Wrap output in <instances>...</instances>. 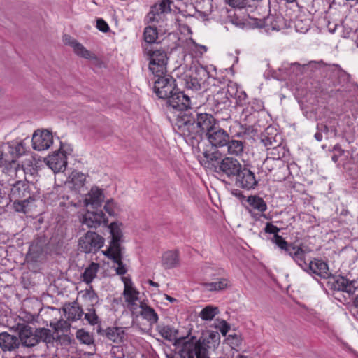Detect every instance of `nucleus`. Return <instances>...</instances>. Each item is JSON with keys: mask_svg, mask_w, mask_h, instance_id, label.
I'll return each instance as SVG.
<instances>
[{"mask_svg": "<svg viewBox=\"0 0 358 358\" xmlns=\"http://www.w3.org/2000/svg\"><path fill=\"white\" fill-rule=\"evenodd\" d=\"M157 330L164 339L174 341L173 345L180 358H209V338H197L191 334V330L186 336L178 337V331L170 325H158Z\"/></svg>", "mask_w": 358, "mask_h": 358, "instance_id": "f257e3e1", "label": "nucleus"}, {"mask_svg": "<svg viewBox=\"0 0 358 358\" xmlns=\"http://www.w3.org/2000/svg\"><path fill=\"white\" fill-rule=\"evenodd\" d=\"M177 132L192 144L201 138L194 114L185 112L178 116L175 124Z\"/></svg>", "mask_w": 358, "mask_h": 358, "instance_id": "f03ea898", "label": "nucleus"}, {"mask_svg": "<svg viewBox=\"0 0 358 358\" xmlns=\"http://www.w3.org/2000/svg\"><path fill=\"white\" fill-rule=\"evenodd\" d=\"M212 81L213 82L212 86L208 90L212 92L211 100L213 110L217 113L224 110L225 115L222 118L227 120L230 117L229 108L231 106V101L229 99V96H227L221 85L216 84L219 82L215 78H212Z\"/></svg>", "mask_w": 358, "mask_h": 358, "instance_id": "7ed1b4c3", "label": "nucleus"}, {"mask_svg": "<svg viewBox=\"0 0 358 358\" xmlns=\"http://www.w3.org/2000/svg\"><path fill=\"white\" fill-rule=\"evenodd\" d=\"M148 57L149 70L155 76H162L166 73L167 57L164 50L145 49Z\"/></svg>", "mask_w": 358, "mask_h": 358, "instance_id": "20e7f679", "label": "nucleus"}, {"mask_svg": "<svg viewBox=\"0 0 358 358\" xmlns=\"http://www.w3.org/2000/svg\"><path fill=\"white\" fill-rule=\"evenodd\" d=\"M104 238L94 231H88L78 241L79 249L81 252L96 253L104 244Z\"/></svg>", "mask_w": 358, "mask_h": 358, "instance_id": "39448f33", "label": "nucleus"}, {"mask_svg": "<svg viewBox=\"0 0 358 358\" xmlns=\"http://www.w3.org/2000/svg\"><path fill=\"white\" fill-rule=\"evenodd\" d=\"M158 78L154 82L153 90L159 99H166L176 92V80L169 75L157 76Z\"/></svg>", "mask_w": 358, "mask_h": 358, "instance_id": "423d86ee", "label": "nucleus"}, {"mask_svg": "<svg viewBox=\"0 0 358 358\" xmlns=\"http://www.w3.org/2000/svg\"><path fill=\"white\" fill-rule=\"evenodd\" d=\"M243 166L237 159L225 157L215 166V172L233 180Z\"/></svg>", "mask_w": 358, "mask_h": 358, "instance_id": "0eeeda50", "label": "nucleus"}, {"mask_svg": "<svg viewBox=\"0 0 358 358\" xmlns=\"http://www.w3.org/2000/svg\"><path fill=\"white\" fill-rule=\"evenodd\" d=\"M233 180L237 187L245 190L255 189L259 184L255 173L245 165Z\"/></svg>", "mask_w": 358, "mask_h": 358, "instance_id": "6e6552de", "label": "nucleus"}, {"mask_svg": "<svg viewBox=\"0 0 358 358\" xmlns=\"http://www.w3.org/2000/svg\"><path fill=\"white\" fill-rule=\"evenodd\" d=\"M208 72L203 66L196 67L190 75H186L184 78L185 86L192 91H199L203 88L206 78Z\"/></svg>", "mask_w": 358, "mask_h": 358, "instance_id": "1a4fd4ad", "label": "nucleus"}, {"mask_svg": "<svg viewBox=\"0 0 358 358\" xmlns=\"http://www.w3.org/2000/svg\"><path fill=\"white\" fill-rule=\"evenodd\" d=\"M127 327L117 326L108 327L106 329H103L99 324L96 327V333L113 343L120 344L127 339Z\"/></svg>", "mask_w": 358, "mask_h": 358, "instance_id": "9d476101", "label": "nucleus"}, {"mask_svg": "<svg viewBox=\"0 0 358 358\" xmlns=\"http://www.w3.org/2000/svg\"><path fill=\"white\" fill-rule=\"evenodd\" d=\"M122 224L113 222L108 225L111 240L108 248L105 251L119 252L123 251L124 248L121 245L124 242V235L121 229Z\"/></svg>", "mask_w": 358, "mask_h": 358, "instance_id": "9b49d317", "label": "nucleus"}, {"mask_svg": "<svg viewBox=\"0 0 358 358\" xmlns=\"http://www.w3.org/2000/svg\"><path fill=\"white\" fill-rule=\"evenodd\" d=\"M10 185L12 187L10 195L14 199H29L34 201L31 193V187L34 185L27 181V177H25L24 180H17L14 183L10 184Z\"/></svg>", "mask_w": 358, "mask_h": 358, "instance_id": "f8f14e48", "label": "nucleus"}, {"mask_svg": "<svg viewBox=\"0 0 358 358\" xmlns=\"http://www.w3.org/2000/svg\"><path fill=\"white\" fill-rule=\"evenodd\" d=\"M31 141L34 150L42 151L50 147L53 143V136L48 130H37L34 131Z\"/></svg>", "mask_w": 358, "mask_h": 358, "instance_id": "ddd939ff", "label": "nucleus"}, {"mask_svg": "<svg viewBox=\"0 0 358 358\" xmlns=\"http://www.w3.org/2000/svg\"><path fill=\"white\" fill-rule=\"evenodd\" d=\"M166 104L173 109L183 111L190 108L191 101L188 95L177 88L176 92H174L167 99Z\"/></svg>", "mask_w": 358, "mask_h": 358, "instance_id": "4468645a", "label": "nucleus"}, {"mask_svg": "<svg viewBox=\"0 0 358 358\" xmlns=\"http://www.w3.org/2000/svg\"><path fill=\"white\" fill-rule=\"evenodd\" d=\"M332 80L334 86L342 85L348 83L350 75L344 71L338 64H329L327 66V75Z\"/></svg>", "mask_w": 358, "mask_h": 358, "instance_id": "2eb2a0df", "label": "nucleus"}, {"mask_svg": "<svg viewBox=\"0 0 358 358\" xmlns=\"http://www.w3.org/2000/svg\"><path fill=\"white\" fill-rule=\"evenodd\" d=\"M194 115L201 136L203 134L206 136L218 124L217 120L210 113L195 111Z\"/></svg>", "mask_w": 358, "mask_h": 358, "instance_id": "dca6fc26", "label": "nucleus"}, {"mask_svg": "<svg viewBox=\"0 0 358 358\" xmlns=\"http://www.w3.org/2000/svg\"><path fill=\"white\" fill-rule=\"evenodd\" d=\"M303 271L313 276H318L324 279L328 278L330 275L328 264L316 258L308 262L306 268H304Z\"/></svg>", "mask_w": 358, "mask_h": 358, "instance_id": "f3484780", "label": "nucleus"}, {"mask_svg": "<svg viewBox=\"0 0 358 358\" xmlns=\"http://www.w3.org/2000/svg\"><path fill=\"white\" fill-rule=\"evenodd\" d=\"M17 329L19 332V341L24 347H33L38 344L36 338V329L27 324H17Z\"/></svg>", "mask_w": 358, "mask_h": 358, "instance_id": "a211bd4d", "label": "nucleus"}, {"mask_svg": "<svg viewBox=\"0 0 358 358\" xmlns=\"http://www.w3.org/2000/svg\"><path fill=\"white\" fill-rule=\"evenodd\" d=\"M208 142L215 148H222L226 146L230 137L229 134L219 124L213 130L206 135Z\"/></svg>", "mask_w": 358, "mask_h": 358, "instance_id": "6ab92c4d", "label": "nucleus"}, {"mask_svg": "<svg viewBox=\"0 0 358 358\" xmlns=\"http://www.w3.org/2000/svg\"><path fill=\"white\" fill-rule=\"evenodd\" d=\"M309 252L307 247L303 244L295 245L292 244L287 255H288L303 270L306 268L308 262L306 261V255Z\"/></svg>", "mask_w": 358, "mask_h": 358, "instance_id": "aec40b11", "label": "nucleus"}, {"mask_svg": "<svg viewBox=\"0 0 358 358\" xmlns=\"http://www.w3.org/2000/svg\"><path fill=\"white\" fill-rule=\"evenodd\" d=\"M83 224L89 228H97L102 223H107L108 218L102 210L87 211L83 217Z\"/></svg>", "mask_w": 358, "mask_h": 358, "instance_id": "412c9836", "label": "nucleus"}, {"mask_svg": "<svg viewBox=\"0 0 358 358\" xmlns=\"http://www.w3.org/2000/svg\"><path fill=\"white\" fill-rule=\"evenodd\" d=\"M47 165L54 171H64L67 165L66 156L60 150L49 155L47 158Z\"/></svg>", "mask_w": 358, "mask_h": 358, "instance_id": "4be33fe9", "label": "nucleus"}, {"mask_svg": "<svg viewBox=\"0 0 358 358\" xmlns=\"http://www.w3.org/2000/svg\"><path fill=\"white\" fill-rule=\"evenodd\" d=\"M47 244V241L44 237L35 238L29 246L28 257L33 261H38L44 254Z\"/></svg>", "mask_w": 358, "mask_h": 358, "instance_id": "5701e85b", "label": "nucleus"}, {"mask_svg": "<svg viewBox=\"0 0 358 358\" xmlns=\"http://www.w3.org/2000/svg\"><path fill=\"white\" fill-rule=\"evenodd\" d=\"M103 189L98 187H92L85 195L84 203L86 206H91L92 208L100 207L104 201Z\"/></svg>", "mask_w": 358, "mask_h": 358, "instance_id": "b1692460", "label": "nucleus"}, {"mask_svg": "<svg viewBox=\"0 0 358 358\" xmlns=\"http://www.w3.org/2000/svg\"><path fill=\"white\" fill-rule=\"evenodd\" d=\"M65 43L69 45L73 48L74 52L79 57L87 59H96L97 57L95 54L87 50L81 43L78 41L71 38L70 36L65 35Z\"/></svg>", "mask_w": 358, "mask_h": 358, "instance_id": "393cba45", "label": "nucleus"}, {"mask_svg": "<svg viewBox=\"0 0 358 358\" xmlns=\"http://www.w3.org/2000/svg\"><path fill=\"white\" fill-rule=\"evenodd\" d=\"M279 71L285 74L282 78L285 79L286 77L293 78L306 73V67L305 64L301 65L297 62H294L292 64H284L279 68Z\"/></svg>", "mask_w": 358, "mask_h": 358, "instance_id": "a878e982", "label": "nucleus"}, {"mask_svg": "<svg viewBox=\"0 0 358 358\" xmlns=\"http://www.w3.org/2000/svg\"><path fill=\"white\" fill-rule=\"evenodd\" d=\"M124 283V289L123 294L125 297L126 302L131 309H134L136 306V301L138 299L139 292L132 287L130 279L123 278Z\"/></svg>", "mask_w": 358, "mask_h": 358, "instance_id": "bb28decb", "label": "nucleus"}, {"mask_svg": "<svg viewBox=\"0 0 358 358\" xmlns=\"http://www.w3.org/2000/svg\"><path fill=\"white\" fill-rule=\"evenodd\" d=\"M20 345L19 338L7 332L0 334V348L4 352L13 351L18 348Z\"/></svg>", "mask_w": 358, "mask_h": 358, "instance_id": "cd10ccee", "label": "nucleus"}, {"mask_svg": "<svg viewBox=\"0 0 358 358\" xmlns=\"http://www.w3.org/2000/svg\"><path fill=\"white\" fill-rule=\"evenodd\" d=\"M268 150V155L269 157H268L264 162V164L268 167L269 171H271L272 169H269V165L271 162H273L275 160H279L281 158L285 157L286 155V150L283 145H282L280 143H278L273 147H270L267 148Z\"/></svg>", "mask_w": 358, "mask_h": 358, "instance_id": "c85d7f7f", "label": "nucleus"}, {"mask_svg": "<svg viewBox=\"0 0 358 358\" xmlns=\"http://www.w3.org/2000/svg\"><path fill=\"white\" fill-rule=\"evenodd\" d=\"M62 309L65 316L69 321H76L80 320L83 315L82 308L76 301L65 304Z\"/></svg>", "mask_w": 358, "mask_h": 358, "instance_id": "c756f323", "label": "nucleus"}, {"mask_svg": "<svg viewBox=\"0 0 358 358\" xmlns=\"http://www.w3.org/2000/svg\"><path fill=\"white\" fill-rule=\"evenodd\" d=\"M103 253L106 257L117 264V267L116 268V273L117 275H123L127 273V269L125 264L122 262L123 251L113 252L110 251H103Z\"/></svg>", "mask_w": 358, "mask_h": 358, "instance_id": "7c9ffc66", "label": "nucleus"}, {"mask_svg": "<svg viewBox=\"0 0 358 358\" xmlns=\"http://www.w3.org/2000/svg\"><path fill=\"white\" fill-rule=\"evenodd\" d=\"M162 264L165 269H171L180 264V259L178 251L170 250L164 253Z\"/></svg>", "mask_w": 358, "mask_h": 358, "instance_id": "2f4dec72", "label": "nucleus"}, {"mask_svg": "<svg viewBox=\"0 0 358 358\" xmlns=\"http://www.w3.org/2000/svg\"><path fill=\"white\" fill-rule=\"evenodd\" d=\"M255 26L258 28H264L266 32L271 31H279L280 27L277 24L273 16H268L262 20H256Z\"/></svg>", "mask_w": 358, "mask_h": 358, "instance_id": "473e14b6", "label": "nucleus"}, {"mask_svg": "<svg viewBox=\"0 0 358 358\" xmlns=\"http://www.w3.org/2000/svg\"><path fill=\"white\" fill-rule=\"evenodd\" d=\"M140 308L141 309L140 315L143 319L146 320L150 324H156L158 321V315L155 310L147 305L145 302H141Z\"/></svg>", "mask_w": 358, "mask_h": 358, "instance_id": "72a5a7b5", "label": "nucleus"}, {"mask_svg": "<svg viewBox=\"0 0 358 358\" xmlns=\"http://www.w3.org/2000/svg\"><path fill=\"white\" fill-rule=\"evenodd\" d=\"M222 87L224 89L227 96H229V99L231 98H238V99H245L247 96L245 92H241L238 94V85L234 82H229L227 85L223 83H219Z\"/></svg>", "mask_w": 358, "mask_h": 358, "instance_id": "f704fd0d", "label": "nucleus"}, {"mask_svg": "<svg viewBox=\"0 0 358 358\" xmlns=\"http://www.w3.org/2000/svg\"><path fill=\"white\" fill-rule=\"evenodd\" d=\"M100 266L98 263L92 262L84 271L81 275L83 281L90 284L96 277Z\"/></svg>", "mask_w": 358, "mask_h": 358, "instance_id": "c9c22d12", "label": "nucleus"}, {"mask_svg": "<svg viewBox=\"0 0 358 358\" xmlns=\"http://www.w3.org/2000/svg\"><path fill=\"white\" fill-rule=\"evenodd\" d=\"M246 201L253 209L260 213H263L267 210L266 203L262 197L257 195L249 196Z\"/></svg>", "mask_w": 358, "mask_h": 358, "instance_id": "e433bc0d", "label": "nucleus"}, {"mask_svg": "<svg viewBox=\"0 0 358 358\" xmlns=\"http://www.w3.org/2000/svg\"><path fill=\"white\" fill-rule=\"evenodd\" d=\"M228 153L236 156L241 155L243 152V142L239 140H234L229 138V142L226 144Z\"/></svg>", "mask_w": 358, "mask_h": 358, "instance_id": "4c0bfd02", "label": "nucleus"}, {"mask_svg": "<svg viewBox=\"0 0 358 358\" xmlns=\"http://www.w3.org/2000/svg\"><path fill=\"white\" fill-rule=\"evenodd\" d=\"M272 131H273V128L268 127L266 129L264 132L261 134V141L266 147H273L278 143L275 136H272Z\"/></svg>", "mask_w": 358, "mask_h": 358, "instance_id": "58836bf2", "label": "nucleus"}, {"mask_svg": "<svg viewBox=\"0 0 358 358\" xmlns=\"http://www.w3.org/2000/svg\"><path fill=\"white\" fill-rule=\"evenodd\" d=\"M36 338L38 340V343L42 341L47 343H51L54 340L53 335L51 330L46 328L36 329Z\"/></svg>", "mask_w": 358, "mask_h": 358, "instance_id": "ea45409f", "label": "nucleus"}, {"mask_svg": "<svg viewBox=\"0 0 358 358\" xmlns=\"http://www.w3.org/2000/svg\"><path fill=\"white\" fill-rule=\"evenodd\" d=\"M218 313L219 310L217 307L207 306L200 312L199 317L203 320H211Z\"/></svg>", "mask_w": 358, "mask_h": 358, "instance_id": "a19ab883", "label": "nucleus"}, {"mask_svg": "<svg viewBox=\"0 0 358 358\" xmlns=\"http://www.w3.org/2000/svg\"><path fill=\"white\" fill-rule=\"evenodd\" d=\"M327 123L330 124L328 126L327 124H318L317 128L320 132H324V134H327L331 131L334 134V136H337L338 130L337 126L338 124V122L336 120H329Z\"/></svg>", "mask_w": 358, "mask_h": 358, "instance_id": "79ce46f5", "label": "nucleus"}, {"mask_svg": "<svg viewBox=\"0 0 358 358\" xmlns=\"http://www.w3.org/2000/svg\"><path fill=\"white\" fill-rule=\"evenodd\" d=\"M306 72L308 71L315 72L317 70L322 71L327 73V66L329 64L324 63L322 60L320 61H310L308 64H306Z\"/></svg>", "mask_w": 358, "mask_h": 358, "instance_id": "37998d69", "label": "nucleus"}, {"mask_svg": "<svg viewBox=\"0 0 358 358\" xmlns=\"http://www.w3.org/2000/svg\"><path fill=\"white\" fill-rule=\"evenodd\" d=\"M32 201H33L29 199H15L13 206L16 212L27 213L29 204Z\"/></svg>", "mask_w": 358, "mask_h": 358, "instance_id": "c03bdc74", "label": "nucleus"}, {"mask_svg": "<svg viewBox=\"0 0 358 358\" xmlns=\"http://www.w3.org/2000/svg\"><path fill=\"white\" fill-rule=\"evenodd\" d=\"M172 0H162L160 3L155 4L152 7V13L156 12L157 14L168 13L172 10Z\"/></svg>", "mask_w": 358, "mask_h": 358, "instance_id": "a18cd8bd", "label": "nucleus"}, {"mask_svg": "<svg viewBox=\"0 0 358 358\" xmlns=\"http://www.w3.org/2000/svg\"><path fill=\"white\" fill-rule=\"evenodd\" d=\"M144 40L146 43H154L158 38V32L156 27L151 26L145 28L143 32Z\"/></svg>", "mask_w": 358, "mask_h": 358, "instance_id": "49530a36", "label": "nucleus"}, {"mask_svg": "<svg viewBox=\"0 0 358 358\" xmlns=\"http://www.w3.org/2000/svg\"><path fill=\"white\" fill-rule=\"evenodd\" d=\"M71 178V182L75 189H78L83 187L86 180L85 175L80 172H73Z\"/></svg>", "mask_w": 358, "mask_h": 358, "instance_id": "de8ad7c7", "label": "nucleus"}, {"mask_svg": "<svg viewBox=\"0 0 358 358\" xmlns=\"http://www.w3.org/2000/svg\"><path fill=\"white\" fill-rule=\"evenodd\" d=\"M76 338L80 343L86 345H91L94 343L93 336L89 332L85 331L84 329H79L76 332Z\"/></svg>", "mask_w": 358, "mask_h": 358, "instance_id": "09e8293b", "label": "nucleus"}, {"mask_svg": "<svg viewBox=\"0 0 358 358\" xmlns=\"http://www.w3.org/2000/svg\"><path fill=\"white\" fill-rule=\"evenodd\" d=\"M203 157L206 159V162L208 163V166H213L215 168L217 166V164L220 162L221 159L220 158V153L217 152H204Z\"/></svg>", "mask_w": 358, "mask_h": 358, "instance_id": "8fccbe9b", "label": "nucleus"}, {"mask_svg": "<svg viewBox=\"0 0 358 358\" xmlns=\"http://www.w3.org/2000/svg\"><path fill=\"white\" fill-rule=\"evenodd\" d=\"M272 242L277 245L282 250H284L286 254L288 251V249H289L293 244L289 243L280 235L273 236Z\"/></svg>", "mask_w": 358, "mask_h": 358, "instance_id": "3c124183", "label": "nucleus"}, {"mask_svg": "<svg viewBox=\"0 0 358 358\" xmlns=\"http://www.w3.org/2000/svg\"><path fill=\"white\" fill-rule=\"evenodd\" d=\"M85 319L91 325H95L100 323V320L96 313V310L94 308L88 309V312L85 314Z\"/></svg>", "mask_w": 358, "mask_h": 358, "instance_id": "603ef678", "label": "nucleus"}, {"mask_svg": "<svg viewBox=\"0 0 358 358\" xmlns=\"http://www.w3.org/2000/svg\"><path fill=\"white\" fill-rule=\"evenodd\" d=\"M119 208L113 199L108 200L104 205V210L110 216H115Z\"/></svg>", "mask_w": 358, "mask_h": 358, "instance_id": "864d4df0", "label": "nucleus"}, {"mask_svg": "<svg viewBox=\"0 0 358 358\" xmlns=\"http://www.w3.org/2000/svg\"><path fill=\"white\" fill-rule=\"evenodd\" d=\"M348 281L347 278L341 277L333 283L332 287L334 290H337L338 292H344Z\"/></svg>", "mask_w": 358, "mask_h": 358, "instance_id": "5fc2aeb1", "label": "nucleus"}, {"mask_svg": "<svg viewBox=\"0 0 358 358\" xmlns=\"http://www.w3.org/2000/svg\"><path fill=\"white\" fill-rule=\"evenodd\" d=\"M210 290H222L227 287V280L226 279H221L217 282L209 283L208 285Z\"/></svg>", "mask_w": 358, "mask_h": 358, "instance_id": "6e6d98bb", "label": "nucleus"}, {"mask_svg": "<svg viewBox=\"0 0 358 358\" xmlns=\"http://www.w3.org/2000/svg\"><path fill=\"white\" fill-rule=\"evenodd\" d=\"M249 0H226V3L232 8H242L248 4Z\"/></svg>", "mask_w": 358, "mask_h": 358, "instance_id": "4d7b16f0", "label": "nucleus"}, {"mask_svg": "<svg viewBox=\"0 0 358 358\" xmlns=\"http://www.w3.org/2000/svg\"><path fill=\"white\" fill-rule=\"evenodd\" d=\"M332 151L334 152L331 157V159L334 162L336 163L338 161V158L342 156L345 151L341 148L339 144H336L333 147Z\"/></svg>", "mask_w": 358, "mask_h": 358, "instance_id": "13d9d810", "label": "nucleus"}, {"mask_svg": "<svg viewBox=\"0 0 358 358\" xmlns=\"http://www.w3.org/2000/svg\"><path fill=\"white\" fill-rule=\"evenodd\" d=\"M13 149L15 150L13 152L17 157L22 155L26 151L25 145L23 141H20V142L17 143L15 145Z\"/></svg>", "mask_w": 358, "mask_h": 358, "instance_id": "bf43d9fd", "label": "nucleus"}, {"mask_svg": "<svg viewBox=\"0 0 358 358\" xmlns=\"http://www.w3.org/2000/svg\"><path fill=\"white\" fill-rule=\"evenodd\" d=\"M264 231L267 234H273L275 236L278 235V233L280 231V229L272 223L268 222L264 228Z\"/></svg>", "mask_w": 358, "mask_h": 358, "instance_id": "052dcab7", "label": "nucleus"}, {"mask_svg": "<svg viewBox=\"0 0 358 358\" xmlns=\"http://www.w3.org/2000/svg\"><path fill=\"white\" fill-rule=\"evenodd\" d=\"M96 27L103 33H107L110 29L109 26L103 19H98L96 20Z\"/></svg>", "mask_w": 358, "mask_h": 358, "instance_id": "680f3d73", "label": "nucleus"}, {"mask_svg": "<svg viewBox=\"0 0 358 358\" xmlns=\"http://www.w3.org/2000/svg\"><path fill=\"white\" fill-rule=\"evenodd\" d=\"M303 21L301 20H296L295 22V27L297 31L301 32H306L310 27V23L308 21L306 22L304 26H301Z\"/></svg>", "mask_w": 358, "mask_h": 358, "instance_id": "e2e57ef3", "label": "nucleus"}, {"mask_svg": "<svg viewBox=\"0 0 358 358\" xmlns=\"http://www.w3.org/2000/svg\"><path fill=\"white\" fill-rule=\"evenodd\" d=\"M86 294L89 296L92 301H96L98 299L97 294L92 289V287H90V289L86 291Z\"/></svg>", "mask_w": 358, "mask_h": 358, "instance_id": "0e129e2a", "label": "nucleus"}, {"mask_svg": "<svg viewBox=\"0 0 358 358\" xmlns=\"http://www.w3.org/2000/svg\"><path fill=\"white\" fill-rule=\"evenodd\" d=\"M356 288L353 286L352 282L348 281L346 289H345L344 292L348 293L349 296L353 295L355 292Z\"/></svg>", "mask_w": 358, "mask_h": 358, "instance_id": "69168bd1", "label": "nucleus"}, {"mask_svg": "<svg viewBox=\"0 0 358 358\" xmlns=\"http://www.w3.org/2000/svg\"><path fill=\"white\" fill-rule=\"evenodd\" d=\"M229 329H230V327L228 324V323L226 321L222 320V326L220 327V331H221L222 334L223 336H225L227 334V333L229 331Z\"/></svg>", "mask_w": 358, "mask_h": 358, "instance_id": "338daca9", "label": "nucleus"}, {"mask_svg": "<svg viewBox=\"0 0 358 358\" xmlns=\"http://www.w3.org/2000/svg\"><path fill=\"white\" fill-rule=\"evenodd\" d=\"M10 173L12 174V173H15V175H17L18 173H24V174H26V172H25V170L22 166H20L19 165L17 166V167H15L14 169H10Z\"/></svg>", "mask_w": 358, "mask_h": 358, "instance_id": "774afa93", "label": "nucleus"}]
</instances>
